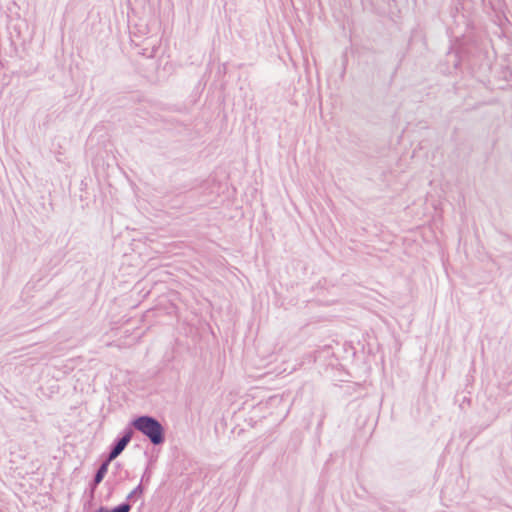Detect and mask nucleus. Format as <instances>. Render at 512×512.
I'll list each match as a JSON object with an SVG mask.
<instances>
[{"label":"nucleus","instance_id":"obj_3","mask_svg":"<svg viewBox=\"0 0 512 512\" xmlns=\"http://www.w3.org/2000/svg\"><path fill=\"white\" fill-rule=\"evenodd\" d=\"M108 464L104 463L98 470L96 476H95V483L98 484L102 481L105 473L107 472Z\"/></svg>","mask_w":512,"mask_h":512},{"label":"nucleus","instance_id":"obj_4","mask_svg":"<svg viewBox=\"0 0 512 512\" xmlns=\"http://www.w3.org/2000/svg\"><path fill=\"white\" fill-rule=\"evenodd\" d=\"M129 511H130V505L123 504V505H120V506L116 507L112 511H109L107 509L101 508V509H99L98 512H129Z\"/></svg>","mask_w":512,"mask_h":512},{"label":"nucleus","instance_id":"obj_2","mask_svg":"<svg viewBox=\"0 0 512 512\" xmlns=\"http://www.w3.org/2000/svg\"><path fill=\"white\" fill-rule=\"evenodd\" d=\"M130 440L131 433L129 432L119 440L114 449L111 451L109 455V461L115 459L125 449Z\"/></svg>","mask_w":512,"mask_h":512},{"label":"nucleus","instance_id":"obj_1","mask_svg":"<svg viewBox=\"0 0 512 512\" xmlns=\"http://www.w3.org/2000/svg\"><path fill=\"white\" fill-rule=\"evenodd\" d=\"M134 427L146 435L153 444L163 441V428L161 424L151 417H139L133 422Z\"/></svg>","mask_w":512,"mask_h":512}]
</instances>
